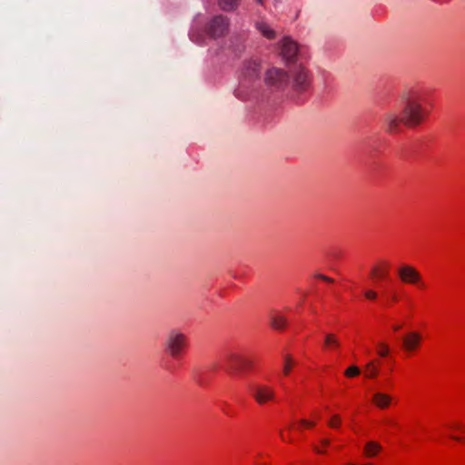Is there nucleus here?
I'll return each instance as SVG.
<instances>
[{"mask_svg": "<svg viewBox=\"0 0 465 465\" xmlns=\"http://www.w3.org/2000/svg\"><path fill=\"white\" fill-rule=\"evenodd\" d=\"M421 341V336L420 333L412 331L408 333L403 338V347L407 351H414Z\"/></svg>", "mask_w": 465, "mask_h": 465, "instance_id": "nucleus-11", "label": "nucleus"}, {"mask_svg": "<svg viewBox=\"0 0 465 465\" xmlns=\"http://www.w3.org/2000/svg\"><path fill=\"white\" fill-rule=\"evenodd\" d=\"M293 82L297 90H305L309 85L308 73L303 68L298 69L294 74Z\"/></svg>", "mask_w": 465, "mask_h": 465, "instance_id": "nucleus-10", "label": "nucleus"}, {"mask_svg": "<svg viewBox=\"0 0 465 465\" xmlns=\"http://www.w3.org/2000/svg\"><path fill=\"white\" fill-rule=\"evenodd\" d=\"M421 101L422 96L419 91L411 90L405 94L401 116L392 113L385 115L386 131L389 133L399 132L401 124L408 127L419 125L427 114Z\"/></svg>", "mask_w": 465, "mask_h": 465, "instance_id": "nucleus-1", "label": "nucleus"}, {"mask_svg": "<svg viewBox=\"0 0 465 465\" xmlns=\"http://www.w3.org/2000/svg\"><path fill=\"white\" fill-rule=\"evenodd\" d=\"M341 419L338 415H333L330 421L328 422V425L331 428H336L340 425Z\"/></svg>", "mask_w": 465, "mask_h": 465, "instance_id": "nucleus-23", "label": "nucleus"}, {"mask_svg": "<svg viewBox=\"0 0 465 465\" xmlns=\"http://www.w3.org/2000/svg\"><path fill=\"white\" fill-rule=\"evenodd\" d=\"M190 38L193 42L198 44V45H203V37L201 35H196L195 33H192L190 35Z\"/></svg>", "mask_w": 465, "mask_h": 465, "instance_id": "nucleus-24", "label": "nucleus"}, {"mask_svg": "<svg viewBox=\"0 0 465 465\" xmlns=\"http://www.w3.org/2000/svg\"><path fill=\"white\" fill-rule=\"evenodd\" d=\"M324 344L326 346H331V347L338 348L340 346V341L334 334L329 333L325 337Z\"/></svg>", "mask_w": 465, "mask_h": 465, "instance_id": "nucleus-19", "label": "nucleus"}, {"mask_svg": "<svg viewBox=\"0 0 465 465\" xmlns=\"http://www.w3.org/2000/svg\"><path fill=\"white\" fill-rule=\"evenodd\" d=\"M265 84L276 89L283 87L289 81L287 73L279 68H271L266 72Z\"/></svg>", "mask_w": 465, "mask_h": 465, "instance_id": "nucleus-6", "label": "nucleus"}, {"mask_svg": "<svg viewBox=\"0 0 465 465\" xmlns=\"http://www.w3.org/2000/svg\"><path fill=\"white\" fill-rule=\"evenodd\" d=\"M365 370L367 378H375L379 374V369L374 361L368 362L365 366Z\"/></svg>", "mask_w": 465, "mask_h": 465, "instance_id": "nucleus-17", "label": "nucleus"}, {"mask_svg": "<svg viewBox=\"0 0 465 465\" xmlns=\"http://www.w3.org/2000/svg\"><path fill=\"white\" fill-rule=\"evenodd\" d=\"M252 398L259 405L275 401V391L272 387L265 384H255L250 388Z\"/></svg>", "mask_w": 465, "mask_h": 465, "instance_id": "nucleus-4", "label": "nucleus"}, {"mask_svg": "<svg viewBox=\"0 0 465 465\" xmlns=\"http://www.w3.org/2000/svg\"><path fill=\"white\" fill-rule=\"evenodd\" d=\"M256 28L259 30V32L266 38L268 39H273L275 38V32L274 30L265 22H258L256 24Z\"/></svg>", "mask_w": 465, "mask_h": 465, "instance_id": "nucleus-15", "label": "nucleus"}, {"mask_svg": "<svg viewBox=\"0 0 465 465\" xmlns=\"http://www.w3.org/2000/svg\"><path fill=\"white\" fill-rule=\"evenodd\" d=\"M399 276L403 282L406 283H419L421 276L419 272L411 266L404 265L399 269Z\"/></svg>", "mask_w": 465, "mask_h": 465, "instance_id": "nucleus-8", "label": "nucleus"}, {"mask_svg": "<svg viewBox=\"0 0 465 465\" xmlns=\"http://www.w3.org/2000/svg\"><path fill=\"white\" fill-rule=\"evenodd\" d=\"M344 374L349 378L355 377L360 374V369L357 366L352 365L346 369Z\"/></svg>", "mask_w": 465, "mask_h": 465, "instance_id": "nucleus-22", "label": "nucleus"}, {"mask_svg": "<svg viewBox=\"0 0 465 465\" xmlns=\"http://www.w3.org/2000/svg\"><path fill=\"white\" fill-rule=\"evenodd\" d=\"M186 345V337L178 331H172L166 341V350L173 357H178Z\"/></svg>", "mask_w": 465, "mask_h": 465, "instance_id": "nucleus-5", "label": "nucleus"}, {"mask_svg": "<svg viewBox=\"0 0 465 465\" xmlns=\"http://www.w3.org/2000/svg\"><path fill=\"white\" fill-rule=\"evenodd\" d=\"M286 318L279 315V314H273L271 316V325L276 329V330H282L286 325Z\"/></svg>", "mask_w": 465, "mask_h": 465, "instance_id": "nucleus-16", "label": "nucleus"}, {"mask_svg": "<svg viewBox=\"0 0 465 465\" xmlns=\"http://www.w3.org/2000/svg\"><path fill=\"white\" fill-rule=\"evenodd\" d=\"M242 0H218L219 7L224 12H233L235 11Z\"/></svg>", "mask_w": 465, "mask_h": 465, "instance_id": "nucleus-14", "label": "nucleus"}, {"mask_svg": "<svg viewBox=\"0 0 465 465\" xmlns=\"http://www.w3.org/2000/svg\"><path fill=\"white\" fill-rule=\"evenodd\" d=\"M298 52L297 44L289 37L283 38L282 41V54L286 60H292Z\"/></svg>", "mask_w": 465, "mask_h": 465, "instance_id": "nucleus-9", "label": "nucleus"}, {"mask_svg": "<svg viewBox=\"0 0 465 465\" xmlns=\"http://www.w3.org/2000/svg\"><path fill=\"white\" fill-rule=\"evenodd\" d=\"M372 401L378 408L385 409L390 406L391 397L383 392H376L372 396Z\"/></svg>", "mask_w": 465, "mask_h": 465, "instance_id": "nucleus-12", "label": "nucleus"}, {"mask_svg": "<svg viewBox=\"0 0 465 465\" xmlns=\"http://www.w3.org/2000/svg\"><path fill=\"white\" fill-rule=\"evenodd\" d=\"M314 450L317 452V453H325V449H322L321 450L320 448H318L317 446H314L313 447Z\"/></svg>", "mask_w": 465, "mask_h": 465, "instance_id": "nucleus-29", "label": "nucleus"}, {"mask_svg": "<svg viewBox=\"0 0 465 465\" xmlns=\"http://www.w3.org/2000/svg\"><path fill=\"white\" fill-rule=\"evenodd\" d=\"M252 361L238 354H231L227 358V368L233 372H242L252 367Z\"/></svg>", "mask_w": 465, "mask_h": 465, "instance_id": "nucleus-7", "label": "nucleus"}, {"mask_svg": "<svg viewBox=\"0 0 465 465\" xmlns=\"http://www.w3.org/2000/svg\"><path fill=\"white\" fill-rule=\"evenodd\" d=\"M371 274L373 277H385L388 274V264L384 263L382 267H373Z\"/></svg>", "mask_w": 465, "mask_h": 465, "instance_id": "nucleus-18", "label": "nucleus"}, {"mask_svg": "<svg viewBox=\"0 0 465 465\" xmlns=\"http://www.w3.org/2000/svg\"><path fill=\"white\" fill-rule=\"evenodd\" d=\"M382 450V447L380 443L376 441H368L363 449L364 456L367 458H374L376 457Z\"/></svg>", "mask_w": 465, "mask_h": 465, "instance_id": "nucleus-13", "label": "nucleus"}, {"mask_svg": "<svg viewBox=\"0 0 465 465\" xmlns=\"http://www.w3.org/2000/svg\"><path fill=\"white\" fill-rule=\"evenodd\" d=\"M230 25V19L223 15L214 16L207 25L206 31L210 37L219 38L224 36Z\"/></svg>", "mask_w": 465, "mask_h": 465, "instance_id": "nucleus-2", "label": "nucleus"}, {"mask_svg": "<svg viewBox=\"0 0 465 465\" xmlns=\"http://www.w3.org/2000/svg\"><path fill=\"white\" fill-rule=\"evenodd\" d=\"M258 3L262 4V0H256Z\"/></svg>", "mask_w": 465, "mask_h": 465, "instance_id": "nucleus-32", "label": "nucleus"}, {"mask_svg": "<svg viewBox=\"0 0 465 465\" xmlns=\"http://www.w3.org/2000/svg\"><path fill=\"white\" fill-rule=\"evenodd\" d=\"M260 64L255 60H250L243 65L241 78V87L249 88L260 77Z\"/></svg>", "mask_w": 465, "mask_h": 465, "instance_id": "nucleus-3", "label": "nucleus"}, {"mask_svg": "<svg viewBox=\"0 0 465 465\" xmlns=\"http://www.w3.org/2000/svg\"><path fill=\"white\" fill-rule=\"evenodd\" d=\"M364 295L369 300H375L377 298V293L372 290L366 291Z\"/></svg>", "mask_w": 465, "mask_h": 465, "instance_id": "nucleus-25", "label": "nucleus"}, {"mask_svg": "<svg viewBox=\"0 0 465 465\" xmlns=\"http://www.w3.org/2000/svg\"><path fill=\"white\" fill-rule=\"evenodd\" d=\"M294 365V361L293 359L292 358L291 355H286L284 357V366H283V370H282V372L284 375H288L291 371V369L292 367Z\"/></svg>", "mask_w": 465, "mask_h": 465, "instance_id": "nucleus-20", "label": "nucleus"}, {"mask_svg": "<svg viewBox=\"0 0 465 465\" xmlns=\"http://www.w3.org/2000/svg\"><path fill=\"white\" fill-rule=\"evenodd\" d=\"M379 351L378 354L381 357H386L390 352V348L385 342L378 343Z\"/></svg>", "mask_w": 465, "mask_h": 465, "instance_id": "nucleus-21", "label": "nucleus"}, {"mask_svg": "<svg viewBox=\"0 0 465 465\" xmlns=\"http://www.w3.org/2000/svg\"><path fill=\"white\" fill-rule=\"evenodd\" d=\"M300 422H301V424L307 426V427H313L315 425V422L310 421L307 420H301Z\"/></svg>", "mask_w": 465, "mask_h": 465, "instance_id": "nucleus-26", "label": "nucleus"}, {"mask_svg": "<svg viewBox=\"0 0 465 465\" xmlns=\"http://www.w3.org/2000/svg\"><path fill=\"white\" fill-rule=\"evenodd\" d=\"M317 278L322 279V280L326 281V282H333V280L331 278H329V277H327V276H325L323 274H318Z\"/></svg>", "mask_w": 465, "mask_h": 465, "instance_id": "nucleus-27", "label": "nucleus"}, {"mask_svg": "<svg viewBox=\"0 0 465 465\" xmlns=\"http://www.w3.org/2000/svg\"><path fill=\"white\" fill-rule=\"evenodd\" d=\"M400 328H401V326H399V325L393 327L394 331H398V330H400Z\"/></svg>", "mask_w": 465, "mask_h": 465, "instance_id": "nucleus-31", "label": "nucleus"}, {"mask_svg": "<svg viewBox=\"0 0 465 465\" xmlns=\"http://www.w3.org/2000/svg\"><path fill=\"white\" fill-rule=\"evenodd\" d=\"M348 465H354V464H352V463H350V464H348Z\"/></svg>", "mask_w": 465, "mask_h": 465, "instance_id": "nucleus-33", "label": "nucleus"}, {"mask_svg": "<svg viewBox=\"0 0 465 465\" xmlns=\"http://www.w3.org/2000/svg\"><path fill=\"white\" fill-rule=\"evenodd\" d=\"M451 438H452L453 440H458V441H460V440H461V438L457 437V436H452Z\"/></svg>", "mask_w": 465, "mask_h": 465, "instance_id": "nucleus-30", "label": "nucleus"}, {"mask_svg": "<svg viewBox=\"0 0 465 465\" xmlns=\"http://www.w3.org/2000/svg\"><path fill=\"white\" fill-rule=\"evenodd\" d=\"M321 443L323 445V446H329L330 445V440L328 439H322L321 440Z\"/></svg>", "mask_w": 465, "mask_h": 465, "instance_id": "nucleus-28", "label": "nucleus"}]
</instances>
